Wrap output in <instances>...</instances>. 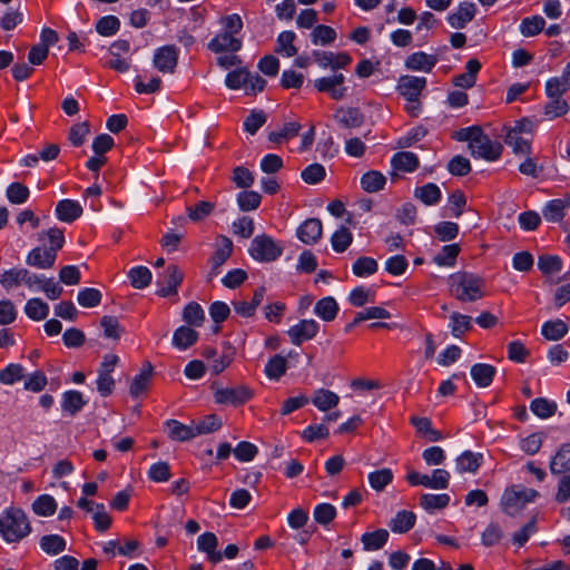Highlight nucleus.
<instances>
[{"label": "nucleus", "mask_w": 570, "mask_h": 570, "mask_svg": "<svg viewBox=\"0 0 570 570\" xmlns=\"http://www.w3.org/2000/svg\"><path fill=\"white\" fill-rule=\"evenodd\" d=\"M450 293L461 302H475L484 296V281L479 275L458 272L449 277Z\"/></svg>", "instance_id": "obj_1"}, {"label": "nucleus", "mask_w": 570, "mask_h": 570, "mask_svg": "<svg viewBox=\"0 0 570 570\" xmlns=\"http://www.w3.org/2000/svg\"><path fill=\"white\" fill-rule=\"evenodd\" d=\"M30 532V522L21 509L9 508L0 515V535L8 543L21 541Z\"/></svg>", "instance_id": "obj_2"}, {"label": "nucleus", "mask_w": 570, "mask_h": 570, "mask_svg": "<svg viewBox=\"0 0 570 570\" xmlns=\"http://www.w3.org/2000/svg\"><path fill=\"white\" fill-rule=\"evenodd\" d=\"M538 497L539 492L537 490L513 484L504 490L500 507L505 514L515 517L529 502H533Z\"/></svg>", "instance_id": "obj_3"}, {"label": "nucleus", "mask_w": 570, "mask_h": 570, "mask_svg": "<svg viewBox=\"0 0 570 570\" xmlns=\"http://www.w3.org/2000/svg\"><path fill=\"white\" fill-rule=\"evenodd\" d=\"M249 255L257 262H275L283 254V247L268 235H258L253 238L248 249Z\"/></svg>", "instance_id": "obj_4"}, {"label": "nucleus", "mask_w": 570, "mask_h": 570, "mask_svg": "<svg viewBox=\"0 0 570 570\" xmlns=\"http://www.w3.org/2000/svg\"><path fill=\"white\" fill-rule=\"evenodd\" d=\"M471 154L474 157L483 158L489 161H494L500 158L502 154V146L498 141H493L481 129L478 136L469 144Z\"/></svg>", "instance_id": "obj_5"}, {"label": "nucleus", "mask_w": 570, "mask_h": 570, "mask_svg": "<svg viewBox=\"0 0 570 570\" xmlns=\"http://www.w3.org/2000/svg\"><path fill=\"white\" fill-rule=\"evenodd\" d=\"M214 396L215 402L218 404L239 406L252 400L254 392L247 385H238L235 387L218 389Z\"/></svg>", "instance_id": "obj_6"}, {"label": "nucleus", "mask_w": 570, "mask_h": 570, "mask_svg": "<svg viewBox=\"0 0 570 570\" xmlns=\"http://www.w3.org/2000/svg\"><path fill=\"white\" fill-rule=\"evenodd\" d=\"M118 356L115 354H106L100 364L97 379V390L101 396H108L112 393L115 387V380L111 373L118 363Z\"/></svg>", "instance_id": "obj_7"}, {"label": "nucleus", "mask_w": 570, "mask_h": 570, "mask_svg": "<svg viewBox=\"0 0 570 570\" xmlns=\"http://www.w3.org/2000/svg\"><path fill=\"white\" fill-rule=\"evenodd\" d=\"M426 83L425 77L403 75L397 80L396 90L409 102H419Z\"/></svg>", "instance_id": "obj_8"}, {"label": "nucleus", "mask_w": 570, "mask_h": 570, "mask_svg": "<svg viewBox=\"0 0 570 570\" xmlns=\"http://www.w3.org/2000/svg\"><path fill=\"white\" fill-rule=\"evenodd\" d=\"M184 279L183 272L177 265H168L161 275V279L158 281L159 288L157 295L160 297H168L177 294L178 287Z\"/></svg>", "instance_id": "obj_9"}, {"label": "nucleus", "mask_w": 570, "mask_h": 570, "mask_svg": "<svg viewBox=\"0 0 570 570\" xmlns=\"http://www.w3.org/2000/svg\"><path fill=\"white\" fill-rule=\"evenodd\" d=\"M320 325L314 320H302L287 331L291 342L299 346L303 342L309 341L318 333Z\"/></svg>", "instance_id": "obj_10"}, {"label": "nucleus", "mask_w": 570, "mask_h": 570, "mask_svg": "<svg viewBox=\"0 0 570 570\" xmlns=\"http://www.w3.org/2000/svg\"><path fill=\"white\" fill-rule=\"evenodd\" d=\"M178 51L174 46H164L156 50L154 65L163 73H173L177 66Z\"/></svg>", "instance_id": "obj_11"}, {"label": "nucleus", "mask_w": 570, "mask_h": 570, "mask_svg": "<svg viewBox=\"0 0 570 570\" xmlns=\"http://www.w3.org/2000/svg\"><path fill=\"white\" fill-rule=\"evenodd\" d=\"M322 234L323 225L318 218L306 219L298 226L296 230L297 238L306 245L317 243L321 239Z\"/></svg>", "instance_id": "obj_12"}, {"label": "nucleus", "mask_w": 570, "mask_h": 570, "mask_svg": "<svg viewBox=\"0 0 570 570\" xmlns=\"http://www.w3.org/2000/svg\"><path fill=\"white\" fill-rule=\"evenodd\" d=\"M439 59L435 55L416 51L406 57L404 66L407 70L431 72Z\"/></svg>", "instance_id": "obj_13"}, {"label": "nucleus", "mask_w": 570, "mask_h": 570, "mask_svg": "<svg viewBox=\"0 0 570 570\" xmlns=\"http://www.w3.org/2000/svg\"><path fill=\"white\" fill-rule=\"evenodd\" d=\"M233 253V242L226 237L220 236L217 240L216 249L210 257L212 274L217 275L219 268L226 263Z\"/></svg>", "instance_id": "obj_14"}, {"label": "nucleus", "mask_w": 570, "mask_h": 570, "mask_svg": "<svg viewBox=\"0 0 570 570\" xmlns=\"http://www.w3.org/2000/svg\"><path fill=\"white\" fill-rule=\"evenodd\" d=\"M567 208H570V195L549 200L542 208V215L547 222L559 223L563 219Z\"/></svg>", "instance_id": "obj_15"}, {"label": "nucleus", "mask_w": 570, "mask_h": 570, "mask_svg": "<svg viewBox=\"0 0 570 570\" xmlns=\"http://www.w3.org/2000/svg\"><path fill=\"white\" fill-rule=\"evenodd\" d=\"M56 259L55 253L48 252L45 244L43 247L38 246L30 250L26 257V263L31 267L48 269L53 267Z\"/></svg>", "instance_id": "obj_16"}, {"label": "nucleus", "mask_w": 570, "mask_h": 570, "mask_svg": "<svg viewBox=\"0 0 570 570\" xmlns=\"http://www.w3.org/2000/svg\"><path fill=\"white\" fill-rule=\"evenodd\" d=\"M475 12L476 7L473 2H462L455 12L449 14L448 22L452 28L463 29L473 20Z\"/></svg>", "instance_id": "obj_17"}, {"label": "nucleus", "mask_w": 570, "mask_h": 570, "mask_svg": "<svg viewBox=\"0 0 570 570\" xmlns=\"http://www.w3.org/2000/svg\"><path fill=\"white\" fill-rule=\"evenodd\" d=\"M82 207L77 200L62 199L57 203L55 213L60 222L71 224L82 215Z\"/></svg>", "instance_id": "obj_18"}, {"label": "nucleus", "mask_w": 570, "mask_h": 570, "mask_svg": "<svg viewBox=\"0 0 570 570\" xmlns=\"http://www.w3.org/2000/svg\"><path fill=\"white\" fill-rule=\"evenodd\" d=\"M218 539L213 532H205L197 539V548L207 554V559L216 564L223 560L222 552L217 551Z\"/></svg>", "instance_id": "obj_19"}, {"label": "nucleus", "mask_w": 570, "mask_h": 570, "mask_svg": "<svg viewBox=\"0 0 570 570\" xmlns=\"http://www.w3.org/2000/svg\"><path fill=\"white\" fill-rule=\"evenodd\" d=\"M208 48L214 52H236L240 50L242 41L223 31L209 41Z\"/></svg>", "instance_id": "obj_20"}, {"label": "nucleus", "mask_w": 570, "mask_h": 570, "mask_svg": "<svg viewBox=\"0 0 570 570\" xmlns=\"http://www.w3.org/2000/svg\"><path fill=\"white\" fill-rule=\"evenodd\" d=\"M154 374V367L150 362H145L142 367L140 368L139 374H137L129 387V393L132 397H138L142 393H145L150 384L151 377Z\"/></svg>", "instance_id": "obj_21"}, {"label": "nucleus", "mask_w": 570, "mask_h": 570, "mask_svg": "<svg viewBox=\"0 0 570 570\" xmlns=\"http://www.w3.org/2000/svg\"><path fill=\"white\" fill-rule=\"evenodd\" d=\"M336 122L344 128H356L360 127L364 121V116L358 108L340 107L334 114Z\"/></svg>", "instance_id": "obj_22"}, {"label": "nucleus", "mask_w": 570, "mask_h": 570, "mask_svg": "<svg viewBox=\"0 0 570 570\" xmlns=\"http://www.w3.org/2000/svg\"><path fill=\"white\" fill-rule=\"evenodd\" d=\"M482 461L483 455L481 453L468 450L456 458L455 468L459 473H475L481 466Z\"/></svg>", "instance_id": "obj_23"}, {"label": "nucleus", "mask_w": 570, "mask_h": 570, "mask_svg": "<svg viewBox=\"0 0 570 570\" xmlns=\"http://www.w3.org/2000/svg\"><path fill=\"white\" fill-rule=\"evenodd\" d=\"M165 425L173 441L185 442L196 438L194 425H186L177 420H167Z\"/></svg>", "instance_id": "obj_24"}, {"label": "nucleus", "mask_w": 570, "mask_h": 570, "mask_svg": "<svg viewBox=\"0 0 570 570\" xmlns=\"http://www.w3.org/2000/svg\"><path fill=\"white\" fill-rule=\"evenodd\" d=\"M471 377L479 387H488L491 385L497 368L491 364L476 363L471 367Z\"/></svg>", "instance_id": "obj_25"}, {"label": "nucleus", "mask_w": 570, "mask_h": 570, "mask_svg": "<svg viewBox=\"0 0 570 570\" xmlns=\"http://www.w3.org/2000/svg\"><path fill=\"white\" fill-rule=\"evenodd\" d=\"M391 165L395 170L412 173L419 167L420 161L412 151H399L392 157Z\"/></svg>", "instance_id": "obj_26"}, {"label": "nucleus", "mask_w": 570, "mask_h": 570, "mask_svg": "<svg viewBox=\"0 0 570 570\" xmlns=\"http://www.w3.org/2000/svg\"><path fill=\"white\" fill-rule=\"evenodd\" d=\"M550 471L552 474H562L570 471V443L562 444L551 459Z\"/></svg>", "instance_id": "obj_27"}, {"label": "nucleus", "mask_w": 570, "mask_h": 570, "mask_svg": "<svg viewBox=\"0 0 570 570\" xmlns=\"http://www.w3.org/2000/svg\"><path fill=\"white\" fill-rule=\"evenodd\" d=\"M416 515L412 511L402 510L389 523L390 529L395 533H406L415 524Z\"/></svg>", "instance_id": "obj_28"}, {"label": "nucleus", "mask_w": 570, "mask_h": 570, "mask_svg": "<svg viewBox=\"0 0 570 570\" xmlns=\"http://www.w3.org/2000/svg\"><path fill=\"white\" fill-rule=\"evenodd\" d=\"M47 237L49 246L46 245V248L50 253H55V257H57L58 252L63 247L65 244V235L63 230L58 227H51L46 232H41L38 234V239L43 242Z\"/></svg>", "instance_id": "obj_29"}, {"label": "nucleus", "mask_w": 570, "mask_h": 570, "mask_svg": "<svg viewBox=\"0 0 570 570\" xmlns=\"http://www.w3.org/2000/svg\"><path fill=\"white\" fill-rule=\"evenodd\" d=\"M472 327L473 325L471 316L461 314L459 312H453L450 315L449 328L455 338H460L463 334L471 331Z\"/></svg>", "instance_id": "obj_30"}, {"label": "nucleus", "mask_w": 570, "mask_h": 570, "mask_svg": "<svg viewBox=\"0 0 570 570\" xmlns=\"http://www.w3.org/2000/svg\"><path fill=\"white\" fill-rule=\"evenodd\" d=\"M87 404L79 391H67L62 394L61 407L71 416L76 415Z\"/></svg>", "instance_id": "obj_31"}, {"label": "nucleus", "mask_w": 570, "mask_h": 570, "mask_svg": "<svg viewBox=\"0 0 570 570\" xmlns=\"http://www.w3.org/2000/svg\"><path fill=\"white\" fill-rule=\"evenodd\" d=\"M197 340L198 333L188 326L178 327L173 335V344L178 350H187L194 345Z\"/></svg>", "instance_id": "obj_32"}, {"label": "nucleus", "mask_w": 570, "mask_h": 570, "mask_svg": "<svg viewBox=\"0 0 570 570\" xmlns=\"http://www.w3.org/2000/svg\"><path fill=\"white\" fill-rule=\"evenodd\" d=\"M569 327L562 320L547 321L541 327L542 336L548 341H559L566 336Z\"/></svg>", "instance_id": "obj_33"}, {"label": "nucleus", "mask_w": 570, "mask_h": 570, "mask_svg": "<svg viewBox=\"0 0 570 570\" xmlns=\"http://www.w3.org/2000/svg\"><path fill=\"white\" fill-rule=\"evenodd\" d=\"M314 313L323 321L331 322L338 313V305L334 297L327 296L315 304Z\"/></svg>", "instance_id": "obj_34"}, {"label": "nucleus", "mask_w": 570, "mask_h": 570, "mask_svg": "<svg viewBox=\"0 0 570 570\" xmlns=\"http://www.w3.org/2000/svg\"><path fill=\"white\" fill-rule=\"evenodd\" d=\"M340 402V397L336 393L330 391V390H325V389H320L315 392L313 399H312V403L320 410V411H323V412H326L333 407H335Z\"/></svg>", "instance_id": "obj_35"}, {"label": "nucleus", "mask_w": 570, "mask_h": 570, "mask_svg": "<svg viewBox=\"0 0 570 570\" xmlns=\"http://www.w3.org/2000/svg\"><path fill=\"white\" fill-rule=\"evenodd\" d=\"M386 184L385 176L376 170H370L361 177V186L366 193H377Z\"/></svg>", "instance_id": "obj_36"}, {"label": "nucleus", "mask_w": 570, "mask_h": 570, "mask_svg": "<svg viewBox=\"0 0 570 570\" xmlns=\"http://www.w3.org/2000/svg\"><path fill=\"white\" fill-rule=\"evenodd\" d=\"M296 35L293 31H283L276 39L275 52L285 57H293L297 53V48L294 46Z\"/></svg>", "instance_id": "obj_37"}, {"label": "nucleus", "mask_w": 570, "mask_h": 570, "mask_svg": "<svg viewBox=\"0 0 570 570\" xmlns=\"http://www.w3.org/2000/svg\"><path fill=\"white\" fill-rule=\"evenodd\" d=\"M414 195L428 206L435 205L441 199V189L436 184L428 183L415 189Z\"/></svg>", "instance_id": "obj_38"}, {"label": "nucleus", "mask_w": 570, "mask_h": 570, "mask_svg": "<svg viewBox=\"0 0 570 570\" xmlns=\"http://www.w3.org/2000/svg\"><path fill=\"white\" fill-rule=\"evenodd\" d=\"M389 539V532L385 529H379L373 532H365L361 541L364 546V550H379L381 549Z\"/></svg>", "instance_id": "obj_39"}, {"label": "nucleus", "mask_w": 570, "mask_h": 570, "mask_svg": "<svg viewBox=\"0 0 570 570\" xmlns=\"http://www.w3.org/2000/svg\"><path fill=\"white\" fill-rule=\"evenodd\" d=\"M450 503V497L446 493L430 494L425 493L420 497V505L428 512L444 509Z\"/></svg>", "instance_id": "obj_40"}, {"label": "nucleus", "mask_w": 570, "mask_h": 570, "mask_svg": "<svg viewBox=\"0 0 570 570\" xmlns=\"http://www.w3.org/2000/svg\"><path fill=\"white\" fill-rule=\"evenodd\" d=\"M504 142L512 148L513 153L517 155H527L531 154V144L528 139L523 138L521 135H518V131H507L504 137Z\"/></svg>", "instance_id": "obj_41"}, {"label": "nucleus", "mask_w": 570, "mask_h": 570, "mask_svg": "<svg viewBox=\"0 0 570 570\" xmlns=\"http://www.w3.org/2000/svg\"><path fill=\"white\" fill-rule=\"evenodd\" d=\"M314 87L320 92H326L330 95V97L334 100H341L345 97L347 88L346 87H340L337 88L331 77H323L318 78L314 81Z\"/></svg>", "instance_id": "obj_42"}, {"label": "nucleus", "mask_w": 570, "mask_h": 570, "mask_svg": "<svg viewBox=\"0 0 570 570\" xmlns=\"http://www.w3.org/2000/svg\"><path fill=\"white\" fill-rule=\"evenodd\" d=\"M376 259L368 256L358 257L352 265V272L357 277H368L377 272Z\"/></svg>", "instance_id": "obj_43"}, {"label": "nucleus", "mask_w": 570, "mask_h": 570, "mask_svg": "<svg viewBox=\"0 0 570 570\" xmlns=\"http://www.w3.org/2000/svg\"><path fill=\"white\" fill-rule=\"evenodd\" d=\"M24 313L33 321H42L49 314V305L41 298H30L26 303Z\"/></svg>", "instance_id": "obj_44"}, {"label": "nucleus", "mask_w": 570, "mask_h": 570, "mask_svg": "<svg viewBox=\"0 0 570 570\" xmlns=\"http://www.w3.org/2000/svg\"><path fill=\"white\" fill-rule=\"evenodd\" d=\"M128 278L134 288L142 289L150 284L153 275L147 267L136 266L128 272Z\"/></svg>", "instance_id": "obj_45"}, {"label": "nucleus", "mask_w": 570, "mask_h": 570, "mask_svg": "<svg viewBox=\"0 0 570 570\" xmlns=\"http://www.w3.org/2000/svg\"><path fill=\"white\" fill-rule=\"evenodd\" d=\"M27 268H11L4 271L0 276V284L2 287L9 289L13 286H19L22 283H26L27 278Z\"/></svg>", "instance_id": "obj_46"}, {"label": "nucleus", "mask_w": 570, "mask_h": 570, "mask_svg": "<svg viewBox=\"0 0 570 570\" xmlns=\"http://www.w3.org/2000/svg\"><path fill=\"white\" fill-rule=\"evenodd\" d=\"M40 548L48 554L56 556L66 549V540L59 534H48L40 539Z\"/></svg>", "instance_id": "obj_47"}, {"label": "nucleus", "mask_w": 570, "mask_h": 570, "mask_svg": "<svg viewBox=\"0 0 570 570\" xmlns=\"http://www.w3.org/2000/svg\"><path fill=\"white\" fill-rule=\"evenodd\" d=\"M353 242V235L345 226H341L331 237V244L336 253L345 252Z\"/></svg>", "instance_id": "obj_48"}, {"label": "nucleus", "mask_w": 570, "mask_h": 570, "mask_svg": "<svg viewBox=\"0 0 570 570\" xmlns=\"http://www.w3.org/2000/svg\"><path fill=\"white\" fill-rule=\"evenodd\" d=\"M183 318L188 325L198 327L205 321V313L198 303L190 302L184 308Z\"/></svg>", "instance_id": "obj_49"}, {"label": "nucleus", "mask_w": 570, "mask_h": 570, "mask_svg": "<svg viewBox=\"0 0 570 570\" xmlns=\"http://www.w3.org/2000/svg\"><path fill=\"white\" fill-rule=\"evenodd\" d=\"M56 500L49 494L38 497L32 503V510L41 517H50L56 512Z\"/></svg>", "instance_id": "obj_50"}, {"label": "nucleus", "mask_w": 570, "mask_h": 570, "mask_svg": "<svg viewBox=\"0 0 570 570\" xmlns=\"http://www.w3.org/2000/svg\"><path fill=\"white\" fill-rule=\"evenodd\" d=\"M504 532L499 523L491 522L487 525L481 534V542L484 547L490 548L500 543L503 539Z\"/></svg>", "instance_id": "obj_51"}, {"label": "nucleus", "mask_w": 570, "mask_h": 570, "mask_svg": "<svg viewBox=\"0 0 570 570\" xmlns=\"http://www.w3.org/2000/svg\"><path fill=\"white\" fill-rule=\"evenodd\" d=\"M546 26V20L541 16L524 18L520 23V32L524 37H533L540 33Z\"/></svg>", "instance_id": "obj_52"}, {"label": "nucleus", "mask_w": 570, "mask_h": 570, "mask_svg": "<svg viewBox=\"0 0 570 570\" xmlns=\"http://www.w3.org/2000/svg\"><path fill=\"white\" fill-rule=\"evenodd\" d=\"M530 410L538 417L548 419L556 413L557 404L554 402L548 401L544 397H538L531 401Z\"/></svg>", "instance_id": "obj_53"}, {"label": "nucleus", "mask_w": 570, "mask_h": 570, "mask_svg": "<svg viewBox=\"0 0 570 570\" xmlns=\"http://www.w3.org/2000/svg\"><path fill=\"white\" fill-rule=\"evenodd\" d=\"M392 481L393 472L387 468L376 470L368 474V482L371 487L377 492L383 491L385 487L389 485Z\"/></svg>", "instance_id": "obj_54"}, {"label": "nucleus", "mask_w": 570, "mask_h": 570, "mask_svg": "<svg viewBox=\"0 0 570 570\" xmlns=\"http://www.w3.org/2000/svg\"><path fill=\"white\" fill-rule=\"evenodd\" d=\"M249 80V71L246 68H238L227 73L225 83L229 89L237 90L244 88L246 90V86Z\"/></svg>", "instance_id": "obj_55"}, {"label": "nucleus", "mask_w": 570, "mask_h": 570, "mask_svg": "<svg viewBox=\"0 0 570 570\" xmlns=\"http://www.w3.org/2000/svg\"><path fill=\"white\" fill-rule=\"evenodd\" d=\"M287 368L286 358L282 355H274L265 365V374L273 380L281 379Z\"/></svg>", "instance_id": "obj_56"}, {"label": "nucleus", "mask_w": 570, "mask_h": 570, "mask_svg": "<svg viewBox=\"0 0 570 570\" xmlns=\"http://www.w3.org/2000/svg\"><path fill=\"white\" fill-rule=\"evenodd\" d=\"M570 107L563 98H549V101L544 105V115L550 119L564 116L569 111Z\"/></svg>", "instance_id": "obj_57"}, {"label": "nucleus", "mask_w": 570, "mask_h": 570, "mask_svg": "<svg viewBox=\"0 0 570 570\" xmlns=\"http://www.w3.org/2000/svg\"><path fill=\"white\" fill-rule=\"evenodd\" d=\"M460 250L461 248L458 244L445 245L433 261L439 266H453Z\"/></svg>", "instance_id": "obj_58"}, {"label": "nucleus", "mask_w": 570, "mask_h": 570, "mask_svg": "<svg viewBox=\"0 0 570 570\" xmlns=\"http://www.w3.org/2000/svg\"><path fill=\"white\" fill-rule=\"evenodd\" d=\"M24 376V368L17 363H10L0 371V382L6 385H12Z\"/></svg>", "instance_id": "obj_59"}, {"label": "nucleus", "mask_w": 570, "mask_h": 570, "mask_svg": "<svg viewBox=\"0 0 570 570\" xmlns=\"http://www.w3.org/2000/svg\"><path fill=\"white\" fill-rule=\"evenodd\" d=\"M569 90V82L566 77L550 78L546 83V94L548 98H562L561 96Z\"/></svg>", "instance_id": "obj_60"}, {"label": "nucleus", "mask_w": 570, "mask_h": 570, "mask_svg": "<svg viewBox=\"0 0 570 570\" xmlns=\"http://www.w3.org/2000/svg\"><path fill=\"white\" fill-rule=\"evenodd\" d=\"M311 37H312V42L314 45L325 46V45H328V43H332L335 41L336 31L330 26L318 24L312 31Z\"/></svg>", "instance_id": "obj_61"}, {"label": "nucleus", "mask_w": 570, "mask_h": 570, "mask_svg": "<svg viewBox=\"0 0 570 570\" xmlns=\"http://www.w3.org/2000/svg\"><path fill=\"white\" fill-rule=\"evenodd\" d=\"M538 268L547 275L559 273L562 269V259L557 255H540Z\"/></svg>", "instance_id": "obj_62"}, {"label": "nucleus", "mask_w": 570, "mask_h": 570, "mask_svg": "<svg viewBox=\"0 0 570 570\" xmlns=\"http://www.w3.org/2000/svg\"><path fill=\"white\" fill-rule=\"evenodd\" d=\"M30 195L29 188L21 183H12L7 188V198L11 204H23Z\"/></svg>", "instance_id": "obj_63"}, {"label": "nucleus", "mask_w": 570, "mask_h": 570, "mask_svg": "<svg viewBox=\"0 0 570 570\" xmlns=\"http://www.w3.org/2000/svg\"><path fill=\"white\" fill-rule=\"evenodd\" d=\"M314 520L322 524H330L336 517V509L331 503H320L314 508Z\"/></svg>", "instance_id": "obj_64"}]
</instances>
